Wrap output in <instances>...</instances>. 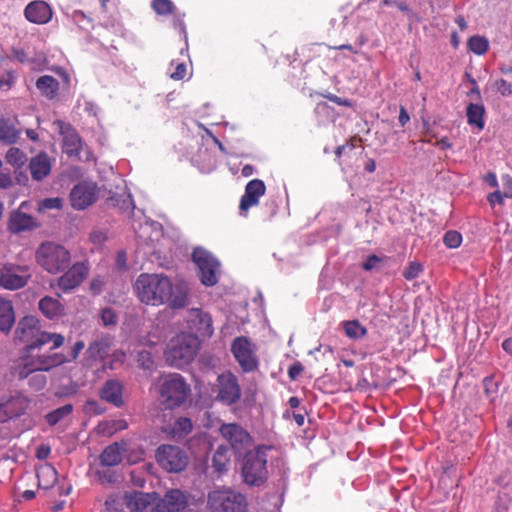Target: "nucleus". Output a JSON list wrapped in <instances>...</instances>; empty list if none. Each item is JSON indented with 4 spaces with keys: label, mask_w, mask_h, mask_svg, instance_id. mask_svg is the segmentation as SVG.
<instances>
[{
    "label": "nucleus",
    "mask_w": 512,
    "mask_h": 512,
    "mask_svg": "<svg viewBox=\"0 0 512 512\" xmlns=\"http://www.w3.org/2000/svg\"><path fill=\"white\" fill-rule=\"evenodd\" d=\"M65 342L62 334H44L34 344L23 347L20 364L15 368L19 380L28 378L36 372H49L68 362L63 353L53 352Z\"/></svg>",
    "instance_id": "nucleus-1"
},
{
    "label": "nucleus",
    "mask_w": 512,
    "mask_h": 512,
    "mask_svg": "<svg viewBox=\"0 0 512 512\" xmlns=\"http://www.w3.org/2000/svg\"><path fill=\"white\" fill-rule=\"evenodd\" d=\"M138 299L151 306L169 304L172 309L184 308L188 303L189 286L184 280L172 283L164 274L142 273L135 282Z\"/></svg>",
    "instance_id": "nucleus-2"
},
{
    "label": "nucleus",
    "mask_w": 512,
    "mask_h": 512,
    "mask_svg": "<svg viewBox=\"0 0 512 512\" xmlns=\"http://www.w3.org/2000/svg\"><path fill=\"white\" fill-rule=\"evenodd\" d=\"M200 347V341L197 336L192 333H180L173 337L166 350L165 360L173 367L183 368L190 364Z\"/></svg>",
    "instance_id": "nucleus-3"
},
{
    "label": "nucleus",
    "mask_w": 512,
    "mask_h": 512,
    "mask_svg": "<svg viewBox=\"0 0 512 512\" xmlns=\"http://www.w3.org/2000/svg\"><path fill=\"white\" fill-rule=\"evenodd\" d=\"M191 394V387L178 373L164 376L159 385L160 404L168 410L181 407Z\"/></svg>",
    "instance_id": "nucleus-4"
},
{
    "label": "nucleus",
    "mask_w": 512,
    "mask_h": 512,
    "mask_svg": "<svg viewBox=\"0 0 512 512\" xmlns=\"http://www.w3.org/2000/svg\"><path fill=\"white\" fill-rule=\"evenodd\" d=\"M272 446L259 445L254 450L247 451L242 465L244 483L249 486H260L268 478L267 457Z\"/></svg>",
    "instance_id": "nucleus-5"
},
{
    "label": "nucleus",
    "mask_w": 512,
    "mask_h": 512,
    "mask_svg": "<svg viewBox=\"0 0 512 512\" xmlns=\"http://www.w3.org/2000/svg\"><path fill=\"white\" fill-rule=\"evenodd\" d=\"M35 259L48 273L57 274L69 266L70 253L60 244L44 242L37 248Z\"/></svg>",
    "instance_id": "nucleus-6"
},
{
    "label": "nucleus",
    "mask_w": 512,
    "mask_h": 512,
    "mask_svg": "<svg viewBox=\"0 0 512 512\" xmlns=\"http://www.w3.org/2000/svg\"><path fill=\"white\" fill-rule=\"evenodd\" d=\"M208 508L211 512H246V497L232 490H214L208 494Z\"/></svg>",
    "instance_id": "nucleus-7"
},
{
    "label": "nucleus",
    "mask_w": 512,
    "mask_h": 512,
    "mask_svg": "<svg viewBox=\"0 0 512 512\" xmlns=\"http://www.w3.org/2000/svg\"><path fill=\"white\" fill-rule=\"evenodd\" d=\"M230 350L243 373H251L259 369L257 347L250 338L236 337L231 343Z\"/></svg>",
    "instance_id": "nucleus-8"
},
{
    "label": "nucleus",
    "mask_w": 512,
    "mask_h": 512,
    "mask_svg": "<svg viewBox=\"0 0 512 512\" xmlns=\"http://www.w3.org/2000/svg\"><path fill=\"white\" fill-rule=\"evenodd\" d=\"M192 260L199 269L201 283L207 287L216 285L220 267L218 260L210 252L200 247L194 249Z\"/></svg>",
    "instance_id": "nucleus-9"
},
{
    "label": "nucleus",
    "mask_w": 512,
    "mask_h": 512,
    "mask_svg": "<svg viewBox=\"0 0 512 512\" xmlns=\"http://www.w3.org/2000/svg\"><path fill=\"white\" fill-rule=\"evenodd\" d=\"M156 461L167 472H181L189 462L186 452L178 446L163 444L156 450Z\"/></svg>",
    "instance_id": "nucleus-10"
},
{
    "label": "nucleus",
    "mask_w": 512,
    "mask_h": 512,
    "mask_svg": "<svg viewBox=\"0 0 512 512\" xmlns=\"http://www.w3.org/2000/svg\"><path fill=\"white\" fill-rule=\"evenodd\" d=\"M31 276L29 266L6 263L0 267V287L9 291L22 289Z\"/></svg>",
    "instance_id": "nucleus-11"
},
{
    "label": "nucleus",
    "mask_w": 512,
    "mask_h": 512,
    "mask_svg": "<svg viewBox=\"0 0 512 512\" xmlns=\"http://www.w3.org/2000/svg\"><path fill=\"white\" fill-rule=\"evenodd\" d=\"M216 387V399L224 405H234L241 399V386L237 376L231 371H225L218 375Z\"/></svg>",
    "instance_id": "nucleus-12"
},
{
    "label": "nucleus",
    "mask_w": 512,
    "mask_h": 512,
    "mask_svg": "<svg viewBox=\"0 0 512 512\" xmlns=\"http://www.w3.org/2000/svg\"><path fill=\"white\" fill-rule=\"evenodd\" d=\"M219 432L236 454H242L252 446L251 435L237 423L222 424Z\"/></svg>",
    "instance_id": "nucleus-13"
},
{
    "label": "nucleus",
    "mask_w": 512,
    "mask_h": 512,
    "mask_svg": "<svg viewBox=\"0 0 512 512\" xmlns=\"http://www.w3.org/2000/svg\"><path fill=\"white\" fill-rule=\"evenodd\" d=\"M29 407V399L20 393L4 395L0 398V422L18 418Z\"/></svg>",
    "instance_id": "nucleus-14"
},
{
    "label": "nucleus",
    "mask_w": 512,
    "mask_h": 512,
    "mask_svg": "<svg viewBox=\"0 0 512 512\" xmlns=\"http://www.w3.org/2000/svg\"><path fill=\"white\" fill-rule=\"evenodd\" d=\"M50 334L41 331L39 320L35 316H25L21 318L14 332L15 343L34 344L42 335Z\"/></svg>",
    "instance_id": "nucleus-15"
},
{
    "label": "nucleus",
    "mask_w": 512,
    "mask_h": 512,
    "mask_svg": "<svg viewBox=\"0 0 512 512\" xmlns=\"http://www.w3.org/2000/svg\"><path fill=\"white\" fill-rule=\"evenodd\" d=\"M187 324L198 339L209 338L214 333L211 315L200 308H191L187 311Z\"/></svg>",
    "instance_id": "nucleus-16"
},
{
    "label": "nucleus",
    "mask_w": 512,
    "mask_h": 512,
    "mask_svg": "<svg viewBox=\"0 0 512 512\" xmlns=\"http://www.w3.org/2000/svg\"><path fill=\"white\" fill-rule=\"evenodd\" d=\"M188 506V495L180 489L168 490L151 508V512H184Z\"/></svg>",
    "instance_id": "nucleus-17"
},
{
    "label": "nucleus",
    "mask_w": 512,
    "mask_h": 512,
    "mask_svg": "<svg viewBox=\"0 0 512 512\" xmlns=\"http://www.w3.org/2000/svg\"><path fill=\"white\" fill-rule=\"evenodd\" d=\"M88 272L89 269L84 263L77 262L57 279L56 285L63 293H69L80 286Z\"/></svg>",
    "instance_id": "nucleus-18"
},
{
    "label": "nucleus",
    "mask_w": 512,
    "mask_h": 512,
    "mask_svg": "<svg viewBox=\"0 0 512 512\" xmlns=\"http://www.w3.org/2000/svg\"><path fill=\"white\" fill-rule=\"evenodd\" d=\"M266 192V185L260 179L250 180L246 186L244 194L242 195L239 203L240 214L244 217L247 216L250 208L259 204L260 198Z\"/></svg>",
    "instance_id": "nucleus-19"
},
{
    "label": "nucleus",
    "mask_w": 512,
    "mask_h": 512,
    "mask_svg": "<svg viewBox=\"0 0 512 512\" xmlns=\"http://www.w3.org/2000/svg\"><path fill=\"white\" fill-rule=\"evenodd\" d=\"M59 133L63 137L62 148L69 157H79L82 149V139L71 124L64 121L56 122Z\"/></svg>",
    "instance_id": "nucleus-20"
},
{
    "label": "nucleus",
    "mask_w": 512,
    "mask_h": 512,
    "mask_svg": "<svg viewBox=\"0 0 512 512\" xmlns=\"http://www.w3.org/2000/svg\"><path fill=\"white\" fill-rule=\"evenodd\" d=\"M98 197L95 184L79 183L70 193L71 205L74 209L83 210L92 205Z\"/></svg>",
    "instance_id": "nucleus-21"
},
{
    "label": "nucleus",
    "mask_w": 512,
    "mask_h": 512,
    "mask_svg": "<svg viewBox=\"0 0 512 512\" xmlns=\"http://www.w3.org/2000/svg\"><path fill=\"white\" fill-rule=\"evenodd\" d=\"M28 168L32 179L41 182L51 173V158L47 153L40 152L29 160Z\"/></svg>",
    "instance_id": "nucleus-22"
},
{
    "label": "nucleus",
    "mask_w": 512,
    "mask_h": 512,
    "mask_svg": "<svg viewBox=\"0 0 512 512\" xmlns=\"http://www.w3.org/2000/svg\"><path fill=\"white\" fill-rule=\"evenodd\" d=\"M25 17L28 21L36 24L48 23L52 18V10L50 6L41 0L30 2L25 10Z\"/></svg>",
    "instance_id": "nucleus-23"
},
{
    "label": "nucleus",
    "mask_w": 512,
    "mask_h": 512,
    "mask_svg": "<svg viewBox=\"0 0 512 512\" xmlns=\"http://www.w3.org/2000/svg\"><path fill=\"white\" fill-rule=\"evenodd\" d=\"M100 398L115 407H122L123 400V385L114 379L106 381L100 390Z\"/></svg>",
    "instance_id": "nucleus-24"
},
{
    "label": "nucleus",
    "mask_w": 512,
    "mask_h": 512,
    "mask_svg": "<svg viewBox=\"0 0 512 512\" xmlns=\"http://www.w3.org/2000/svg\"><path fill=\"white\" fill-rule=\"evenodd\" d=\"M37 227V223L34 218L22 212L20 209L13 211L10 214L8 222V230L11 233H20L26 230H31Z\"/></svg>",
    "instance_id": "nucleus-25"
},
{
    "label": "nucleus",
    "mask_w": 512,
    "mask_h": 512,
    "mask_svg": "<svg viewBox=\"0 0 512 512\" xmlns=\"http://www.w3.org/2000/svg\"><path fill=\"white\" fill-rule=\"evenodd\" d=\"M21 136V129L17 126V120L0 118V143L12 145L17 143Z\"/></svg>",
    "instance_id": "nucleus-26"
},
{
    "label": "nucleus",
    "mask_w": 512,
    "mask_h": 512,
    "mask_svg": "<svg viewBox=\"0 0 512 512\" xmlns=\"http://www.w3.org/2000/svg\"><path fill=\"white\" fill-rule=\"evenodd\" d=\"M38 309L40 312L50 320H55L64 315V306L56 298L51 296H44L38 302Z\"/></svg>",
    "instance_id": "nucleus-27"
},
{
    "label": "nucleus",
    "mask_w": 512,
    "mask_h": 512,
    "mask_svg": "<svg viewBox=\"0 0 512 512\" xmlns=\"http://www.w3.org/2000/svg\"><path fill=\"white\" fill-rule=\"evenodd\" d=\"M36 88L39 90L42 96L48 100L55 99L59 94L60 85L59 82L50 75L40 76L36 80Z\"/></svg>",
    "instance_id": "nucleus-28"
},
{
    "label": "nucleus",
    "mask_w": 512,
    "mask_h": 512,
    "mask_svg": "<svg viewBox=\"0 0 512 512\" xmlns=\"http://www.w3.org/2000/svg\"><path fill=\"white\" fill-rule=\"evenodd\" d=\"M15 322L12 302L0 297V331L8 333Z\"/></svg>",
    "instance_id": "nucleus-29"
},
{
    "label": "nucleus",
    "mask_w": 512,
    "mask_h": 512,
    "mask_svg": "<svg viewBox=\"0 0 512 512\" xmlns=\"http://www.w3.org/2000/svg\"><path fill=\"white\" fill-rule=\"evenodd\" d=\"M122 461V451L120 445L115 442L108 445L100 455V462L103 466H117Z\"/></svg>",
    "instance_id": "nucleus-30"
},
{
    "label": "nucleus",
    "mask_w": 512,
    "mask_h": 512,
    "mask_svg": "<svg viewBox=\"0 0 512 512\" xmlns=\"http://www.w3.org/2000/svg\"><path fill=\"white\" fill-rule=\"evenodd\" d=\"M485 108L482 104L470 103L466 108L467 122L470 126L476 127L479 131L485 126Z\"/></svg>",
    "instance_id": "nucleus-31"
},
{
    "label": "nucleus",
    "mask_w": 512,
    "mask_h": 512,
    "mask_svg": "<svg viewBox=\"0 0 512 512\" xmlns=\"http://www.w3.org/2000/svg\"><path fill=\"white\" fill-rule=\"evenodd\" d=\"M230 464L229 448L219 445L212 457V467L215 472L223 474L228 471Z\"/></svg>",
    "instance_id": "nucleus-32"
},
{
    "label": "nucleus",
    "mask_w": 512,
    "mask_h": 512,
    "mask_svg": "<svg viewBox=\"0 0 512 512\" xmlns=\"http://www.w3.org/2000/svg\"><path fill=\"white\" fill-rule=\"evenodd\" d=\"M38 487L49 489L54 486L57 481V471L51 465H43L37 470Z\"/></svg>",
    "instance_id": "nucleus-33"
},
{
    "label": "nucleus",
    "mask_w": 512,
    "mask_h": 512,
    "mask_svg": "<svg viewBox=\"0 0 512 512\" xmlns=\"http://www.w3.org/2000/svg\"><path fill=\"white\" fill-rule=\"evenodd\" d=\"M193 430L192 420L188 417H179L171 426L170 434L173 438H183Z\"/></svg>",
    "instance_id": "nucleus-34"
},
{
    "label": "nucleus",
    "mask_w": 512,
    "mask_h": 512,
    "mask_svg": "<svg viewBox=\"0 0 512 512\" xmlns=\"http://www.w3.org/2000/svg\"><path fill=\"white\" fill-rule=\"evenodd\" d=\"M345 335L350 339H361L367 335V328L358 320H348L342 323Z\"/></svg>",
    "instance_id": "nucleus-35"
},
{
    "label": "nucleus",
    "mask_w": 512,
    "mask_h": 512,
    "mask_svg": "<svg viewBox=\"0 0 512 512\" xmlns=\"http://www.w3.org/2000/svg\"><path fill=\"white\" fill-rule=\"evenodd\" d=\"M6 162L15 170L22 168L27 162V155L17 147H11L5 155Z\"/></svg>",
    "instance_id": "nucleus-36"
},
{
    "label": "nucleus",
    "mask_w": 512,
    "mask_h": 512,
    "mask_svg": "<svg viewBox=\"0 0 512 512\" xmlns=\"http://www.w3.org/2000/svg\"><path fill=\"white\" fill-rule=\"evenodd\" d=\"M73 405L68 403L62 407H59L46 415V421L50 426H55L62 419L69 416L73 412Z\"/></svg>",
    "instance_id": "nucleus-37"
},
{
    "label": "nucleus",
    "mask_w": 512,
    "mask_h": 512,
    "mask_svg": "<svg viewBox=\"0 0 512 512\" xmlns=\"http://www.w3.org/2000/svg\"><path fill=\"white\" fill-rule=\"evenodd\" d=\"M108 353V344L104 340H97L90 343L87 354L89 359L98 360L103 359Z\"/></svg>",
    "instance_id": "nucleus-38"
},
{
    "label": "nucleus",
    "mask_w": 512,
    "mask_h": 512,
    "mask_svg": "<svg viewBox=\"0 0 512 512\" xmlns=\"http://www.w3.org/2000/svg\"><path fill=\"white\" fill-rule=\"evenodd\" d=\"M467 45L469 50L477 55L485 54L489 48L488 40L485 37L478 35L470 37Z\"/></svg>",
    "instance_id": "nucleus-39"
},
{
    "label": "nucleus",
    "mask_w": 512,
    "mask_h": 512,
    "mask_svg": "<svg viewBox=\"0 0 512 512\" xmlns=\"http://www.w3.org/2000/svg\"><path fill=\"white\" fill-rule=\"evenodd\" d=\"M151 8L160 16L173 14L175 5L171 0H152Z\"/></svg>",
    "instance_id": "nucleus-40"
},
{
    "label": "nucleus",
    "mask_w": 512,
    "mask_h": 512,
    "mask_svg": "<svg viewBox=\"0 0 512 512\" xmlns=\"http://www.w3.org/2000/svg\"><path fill=\"white\" fill-rule=\"evenodd\" d=\"M124 501L121 496L112 494L107 497L104 503L103 512H122Z\"/></svg>",
    "instance_id": "nucleus-41"
},
{
    "label": "nucleus",
    "mask_w": 512,
    "mask_h": 512,
    "mask_svg": "<svg viewBox=\"0 0 512 512\" xmlns=\"http://www.w3.org/2000/svg\"><path fill=\"white\" fill-rule=\"evenodd\" d=\"M27 379L29 387L35 391H41L47 385V377L41 373H33Z\"/></svg>",
    "instance_id": "nucleus-42"
},
{
    "label": "nucleus",
    "mask_w": 512,
    "mask_h": 512,
    "mask_svg": "<svg viewBox=\"0 0 512 512\" xmlns=\"http://www.w3.org/2000/svg\"><path fill=\"white\" fill-rule=\"evenodd\" d=\"M443 242L448 248H457L461 245L462 236L457 231H448L443 237Z\"/></svg>",
    "instance_id": "nucleus-43"
},
{
    "label": "nucleus",
    "mask_w": 512,
    "mask_h": 512,
    "mask_svg": "<svg viewBox=\"0 0 512 512\" xmlns=\"http://www.w3.org/2000/svg\"><path fill=\"white\" fill-rule=\"evenodd\" d=\"M16 73L12 70L5 71L0 75V90H9L16 82Z\"/></svg>",
    "instance_id": "nucleus-44"
},
{
    "label": "nucleus",
    "mask_w": 512,
    "mask_h": 512,
    "mask_svg": "<svg viewBox=\"0 0 512 512\" xmlns=\"http://www.w3.org/2000/svg\"><path fill=\"white\" fill-rule=\"evenodd\" d=\"M423 267L418 262H410L406 269L403 271V277L406 280H413L419 276Z\"/></svg>",
    "instance_id": "nucleus-45"
},
{
    "label": "nucleus",
    "mask_w": 512,
    "mask_h": 512,
    "mask_svg": "<svg viewBox=\"0 0 512 512\" xmlns=\"http://www.w3.org/2000/svg\"><path fill=\"white\" fill-rule=\"evenodd\" d=\"M101 319L105 326L117 323V315L112 308H104L101 312Z\"/></svg>",
    "instance_id": "nucleus-46"
},
{
    "label": "nucleus",
    "mask_w": 512,
    "mask_h": 512,
    "mask_svg": "<svg viewBox=\"0 0 512 512\" xmlns=\"http://www.w3.org/2000/svg\"><path fill=\"white\" fill-rule=\"evenodd\" d=\"M303 371L304 366L302 365L301 362L297 361L289 366L287 371L288 377L290 378V380L294 381L302 374Z\"/></svg>",
    "instance_id": "nucleus-47"
},
{
    "label": "nucleus",
    "mask_w": 512,
    "mask_h": 512,
    "mask_svg": "<svg viewBox=\"0 0 512 512\" xmlns=\"http://www.w3.org/2000/svg\"><path fill=\"white\" fill-rule=\"evenodd\" d=\"M496 87L498 92L502 96H510L512 95V83L508 82L505 79H500L496 82Z\"/></svg>",
    "instance_id": "nucleus-48"
},
{
    "label": "nucleus",
    "mask_w": 512,
    "mask_h": 512,
    "mask_svg": "<svg viewBox=\"0 0 512 512\" xmlns=\"http://www.w3.org/2000/svg\"><path fill=\"white\" fill-rule=\"evenodd\" d=\"M187 73V67L184 63H177L175 70L170 73V78L176 81L183 80Z\"/></svg>",
    "instance_id": "nucleus-49"
},
{
    "label": "nucleus",
    "mask_w": 512,
    "mask_h": 512,
    "mask_svg": "<svg viewBox=\"0 0 512 512\" xmlns=\"http://www.w3.org/2000/svg\"><path fill=\"white\" fill-rule=\"evenodd\" d=\"M40 207L42 209H61L62 200L58 197L46 198L41 202Z\"/></svg>",
    "instance_id": "nucleus-50"
},
{
    "label": "nucleus",
    "mask_w": 512,
    "mask_h": 512,
    "mask_svg": "<svg viewBox=\"0 0 512 512\" xmlns=\"http://www.w3.org/2000/svg\"><path fill=\"white\" fill-rule=\"evenodd\" d=\"M85 344L82 340H79L75 342V344L72 346L71 351L69 353V356L67 357L68 362L76 360L81 353V351L84 349Z\"/></svg>",
    "instance_id": "nucleus-51"
},
{
    "label": "nucleus",
    "mask_w": 512,
    "mask_h": 512,
    "mask_svg": "<svg viewBox=\"0 0 512 512\" xmlns=\"http://www.w3.org/2000/svg\"><path fill=\"white\" fill-rule=\"evenodd\" d=\"M503 194L506 198H512V177L509 175L502 176Z\"/></svg>",
    "instance_id": "nucleus-52"
},
{
    "label": "nucleus",
    "mask_w": 512,
    "mask_h": 512,
    "mask_svg": "<svg viewBox=\"0 0 512 512\" xmlns=\"http://www.w3.org/2000/svg\"><path fill=\"white\" fill-rule=\"evenodd\" d=\"M138 361L141 362V366L144 369H150L153 365V360L151 359L150 353L147 351H141L138 355Z\"/></svg>",
    "instance_id": "nucleus-53"
},
{
    "label": "nucleus",
    "mask_w": 512,
    "mask_h": 512,
    "mask_svg": "<svg viewBox=\"0 0 512 512\" xmlns=\"http://www.w3.org/2000/svg\"><path fill=\"white\" fill-rule=\"evenodd\" d=\"M418 5L423 14H432L435 11L433 0H418Z\"/></svg>",
    "instance_id": "nucleus-54"
},
{
    "label": "nucleus",
    "mask_w": 512,
    "mask_h": 512,
    "mask_svg": "<svg viewBox=\"0 0 512 512\" xmlns=\"http://www.w3.org/2000/svg\"><path fill=\"white\" fill-rule=\"evenodd\" d=\"M13 184L14 182L11 174L0 172V189H9Z\"/></svg>",
    "instance_id": "nucleus-55"
},
{
    "label": "nucleus",
    "mask_w": 512,
    "mask_h": 512,
    "mask_svg": "<svg viewBox=\"0 0 512 512\" xmlns=\"http://www.w3.org/2000/svg\"><path fill=\"white\" fill-rule=\"evenodd\" d=\"M504 198H506L504 196V194L502 192H500L499 190H497V191H494L493 193L489 194L488 201L492 206L495 205L496 203L499 205H503Z\"/></svg>",
    "instance_id": "nucleus-56"
},
{
    "label": "nucleus",
    "mask_w": 512,
    "mask_h": 512,
    "mask_svg": "<svg viewBox=\"0 0 512 512\" xmlns=\"http://www.w3.org/2000/svg\"><path fill=\"white\" fill-rule=\"evenodd\" d=\"M379 262H380V258L378 256L370 255V256L367 257V259L363 263L362 267H363L364 270L370 271L373 268H375L377 263H379Z\"/></svg>",
    "instance_id": "nucleus-57"
},
{
    "label": "nucleus",
    "mask_w": 512,
    "mask_h": 512,
    "mask_svg": "<svg viewBox=\"0 0 512 512\" xmlns=\"http://www.w3.org/2000/svg\"><path fill=\"white\" fill-rule=\"evenodd\" d=\"M328 99L337 104V105H340V106H345V107H351L353 105L352 101L347 99V98H341V97H338L336 95H331L328 97Z\"/></svg>",
    "instance_id": "nucleus-58"
},
{
    "label": "nucleus",
    "mask_w": 512,
    "mask_h": 512,
    "mask_svg": "<svg viewBox=\"0 0 512 512\" xmlns=\"http://www.w3.org/2000/svg\"><path fill=\"white\" fill-rule=\"evenodd\" d=\"M106 234L102 231H93L91 232L90 234V240L94 243V244H101L103 243L105 240H106Z\"/></svg>",
    "instance_id": "nucleus-59"
},
{
    "label": "nucleus",
    "mask_w": 512,
    "mask_h": 512,
    "mask_svg": "<svg viewBox=\"0 0 512 512\" xmlns=\"http://www.w3.org/2000/svg\"><path fill=\"white\" fill-rule=\"evenodd\" d=\"M13 57L18 60L20 63H25L28 61V54L23 49H13L12 51Z\"/></svg>",
    "instance_id": "nucleus-60"
},
{
    "label": "nucleus",
    "mask_w": 512,
    "mask_h": 512,
    "mask_svg": "<svg viewBox=\"0 0 512 512\" xmlns=\"http://www.w3.org/2000/svg\"><path fill=\"white\" fill-rule=\"evenodd\" d=\"M398 120L401 126H405L410 120V116L404 106H400Z\"/></svg>",
    "instance_id": "nucleus-61"
},
{
    "label": "nucleus",
    "mask_w": 512,
    "mask_h": 512,
    "mask_svg": "<svg viewBox=\"0 0 512 512\" xmlns=\"http://www.w3.org/2000/svg\"><path fill=\"white\" fill-rule=\"evenodd\" d=\"M49 453H50V447L49 446H45V445H41L38 449H37V452H36V456L38 459H46L48 456H49Z\"/></svg>",
    "instance_id": "nucleus-62"
},
{
    "label": "nucleus",
    "mask_w": 512,
    "mask_h": 512,
    "mask_svg": "<svg viewBox=\"0 0 512 512\" xmlns=\"http://www.w3.org/2000/svg\"><path fill=\"white\" fill-rule=\"evenodd\" d=\"M394 5L401 11L408 15L412 14L411 9L408 7V5L404 1H395Z\"/></svg>",
    "instance_id": "nucleus-63"
},
{
    "label": "nucleus",
    "mask_w": 512,
    "mask_h": 512,
    "mask_svg": "<svg viewBox=\"0 0 512 512\" xmlns=\"http://www.w3.org/2000/svg\"><path fill=\"white\" fill-rule=\"evenodd\" d=\"M502 348L504 351L512 355V337L507 338L502 342Z\"/></svg>",
    "instance_id": "nucleus-64"
}]
</instances>
